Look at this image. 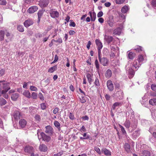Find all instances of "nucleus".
Segmentation results:
<instances>
[{
    "mask_svg": "<svg viewBox=\"0 0 156 156\" xmlns=\"http://www.w3.org/2000/svg\"><path fill=\"white\" fill-rule=\"evenodd\" d=\"M91 44V42L90 41H89L87 45V48L89 50L90 49V45Z\"/></svg>",
    "mask_w": 156,
    "mask_h": 156,
    "instance_id": "nucleus-62",
    "label": "nucleus"
},
{
    "mask_svg": "<svg viewBox=\"0 0 156 156\" xmlns=\"http://www.w3.org/2000/svg\"><path fill=\"white\" fill-rule=\"evenodd\" d=\"M125 1V0H116L115 2L117 4H120L123 3Z\"/></svg>",
    "mask_w": 156,
    "mask_h": 156,
    "instance_id": "nucleus-55",
    "label": "nucleus"
},
{
    "mask_svg": "<svg viewBox=\"0 0 156 156\" xmlns=\"http://www.w3.org/2000/svg\"><path fill=\"white\" fill-rule=\"evenodd\" d=\"M103 12L102 11H100L98 13L97 16L98 17H100L103 16Z\"/></svg>",
    "mask_w": 156,
    "mask_h": 156,
    "instance_id": "nucleus-61",
    "label": "nucleus"
},
{
    "mask_svg": "<svg viewBox=\"0 0 156 156\" xmlns=\"http://www.w3.org/2000/svg\"><path fill=\"white\" fill-rule=\"evenodd\" d=\"M108 23L111 27H112L114 25V21L113 20H109L108 21Z\"/></svg>",
    "mask_w": 156,
    "mask_h": 156,
    "instance_id": "nucleus-45",
    "label": "nucleus"
},
{
    "mask_svg": "<svg viewBox=\"0 0 156 156\" xmlns=\"http://www.w3.org/2000/svg\"><path fill=\"white\" fill-rule=\"evenodd\" d=\"M34 150V149L33 147L30 146H26L24 148L25 152L28 153H31V152H33Z\"/></svg>",
    "mask_w": 156,
    "mask_h": 156,
    "instance_id": "nucleus-10",
    "label": "nucleus"
},
{
    "mask_svg": "<svg viewBox=\"0 0 156 156\" xmlns=\"http://www.w3.org/2000/svg\"><path fill=\"white\" fill-rule=\"evenodd\" d=\"M135 50L138 52H140L142 51V48L139 46H137Z\"/></svg>",
    "mask_w": 156,
    "mask_h": 156,
    "instance_id": "nucleus-47",
    "label": "nucleus"
},
{
    "mask_svg": "<svg viewBox=\"0 0 156 156\" xmlns=\"http://www.w3.org/2000/svg\"><path fill=\"white\" fill-rule=\"evenodd\" d=\"M7 103L6 101L3 98H0V105L3 106L5 105Z\"/></svg>",
    "mask_w": 156,
    "mask_h": 156,
    "instance_id": "nucleus-31",
    "label": "nucleus"
},
{
    "mask_svg": "<svg viewBox=\"0 0 156 156\" xmlns=\"http://www.w3.org/2000/svg\"><path fill=\"white\" fill-rule=\"evenodd\" d=\"M33 23V21L30 19L27 20L24 23V26L26 27H27Z\"/></svg>",
    "mask_w": 156,
    "mask_h": 156,
    "instance_id": "nucleus-15",
    "label": "nucleus"
},
{
    "mask_svg": "<svg viewBox=\"0 0 156 156\" xmlns=\"http://www.w3.org/2000/svg\"><path fill=\"white\" fill-rule=\"evenodd\" d=\"M142 154V156H151L150 152L147 150L143 151Z\"/></svg>",
    "mask_w": 156,
    "mask_h": 156,
    "instance_id": "nucleus-27",
    "label": "nucleus"
},
{
    "mask_svg": "<svg viewBox=\"0 0 156 156\" xmlns=\"http://www.w3.org/2000/svg\"><path fill=\"white\" fill-rule=\"evenodd\" d=\"M41 138L43 140L46 142H48L51 140V138L49 136L47 135L43 132H41L40 133Z\"/></svg>",
    "mask_w": 156,
    "mask_h": 156,
    "instance_id": "nucleus-4",
    "label": "nucleus"
},
{
    "mask_svg": "<svg viewBox=\"0 0 156 156\" xmlns=\"http://www.w3.org/2000/svg\"><path fill=\"white\" fill-rule=\"evenodd\" d=\"M58 59V57L57 55H55V59L51 63V64L57 62Z\"/></svg>",
    "mask_w": 156,
    "mask_h": 156,
    "instance_id": "nucleus-53",
    "label": "nucleus"
},
{
    "mask_svg": "<svg viewBox=\"0 0 156 156\" xmlns=\"http://www.w3.org/2000/svg\"><path fill=\"white\" fill-rule=\"evenodd\" d=\"M112 75V71L110 69H108L105 74V76L106 78H109Z\"/></svg>",
    "mask_w": 156,
    "mask_h": 156,
    "instance_id": "nucleus-26",
    "label": "nucleus"
},
{
    "mask_svg": "<svg viewBox=\"0 0 156 156\" xmlns=\"http://www.w3.org/2000/svg\"><path fill=\"white\" fill-rule=\"evenodd\" d=\"M38 96L41 100L43 101L44 100V98L43 96V95L41 92H40L39 93Z\"/></svg>",
    "mask_w": 156,
    "mask_h": 156,
    "instance_id": "nucleus-51",
    "label": "nucleus"
},
{
    "mask_svg": "<svg viewBox=\"0 0 156 156\" xmlns=\"http://www.w3.org/2000/svg\"><path fill=\"white\" fill-rule=\"evenodd\" d=\"M5 70L0 68V76L3 75L5 73Z\"/></svg>",
    "mask_w": 156,
    "mask_h": 156,
    "instance_id": "nucleus-56",
    "label": "nucleus"
},
{
    "mask_svg": "<svg viewBox=\"0 0 156 156\" xmlns=\"http://www.w3.org/2000/svg\"><path fill=\"white\" fill-rule=\"evenodd\" d=\"M7 92H5L4 93H2V94L3 95V97L5 99H7L8 98V95L6 93Z\"/></svg>",
    "mask_w": 156,
    "mask_h": 156,
    "instance_id": "nucleus-57",
    "label": "nucleus"
},
{
    "mask_svg": "<svg viewBox=\"0 0 156 156\" xmlns=\"http://www.w3.org/2000/svg\"><path fill=\"white\" fill-rule=\"evenodd\" d=\"M49 3V0H41L39 5L41 8L46 7Z\"/></svg>",
    "mask_w": 156,
    "mask_h": 156,
    "instance_id": "nucleus-6",
    "label": "nucleus"
},
{
    "mask_svg": "<svg viewBox=\"0 0 156 156\" xmlns=\"http://www.w3.org/2000/svg\"><path fill=\"white\" fill-rule=\"evenodd\" d=\"M41 107L42 109L44 110L46 109V106L45 103H42L41 104Z\"/></svg>",
    "mask_w": 156,
    "mask_h": 156,
    "instance_id": "nucleus-52",
    "label": "nucleus"
},
{
    "mask_svg": "<svg viewBox=\"0 0 156 156\" xmlns=\"http://www.w3.org/2000/svg\"><path fill=\"white\" fill-rule=\"evenodd\" d=\"M133 136L135 137H136L139 136L140 135V130H138L135 131L133 133Z\"/></svg>",
    "mask_w": 156,
    "mask_h": 156,
    "instance_id": "nucleus-35",
    "label": "nucleus"
},
{
    "mask_svg": "<svg viewBox=\"0 0 156 156\" xmlns=\"http://www.w3.org/2000/svg\"><path fill=\"white\" fill-rule=\"evenodd\" d=\"M94 83L96 86L98 87H99L100 86L99 80L97 78H96L95 79Z\"/></svg>",
    "mask_w": 156,
    "mask_h": 156,
    "instance_id": "nucleus-48",
    "label": "nucleus"
},
{
    "mask_svg": "<svg viewBox=\"0 0 156 156\" xmlns=\"http://www.w3.org/2000/svg\"><path fill=\"white\" fill-rule=\"evenodd\" d=\"M39 150L41 152H45L48 150L47 146L44 144H40L39 147Z\"/></svg>",
    "mask_w": 156,
    "mask_h": 156,
    "instance_id": "nucleus-12",
    "label": "nucleus"
},
{
    "mask_svg": "<svg viewBox=\"0 0 156 156\" xmlns=\"http://www.w3.org/2000/svg\"><path fill=\"white\" fill-rule=\"evenodd\" d=\"M129 10L128 6L125 5L121 9V12L123 13H125Z\"/></svg>",
    "mask_w": 156,
    "mask_h": 156,
    "instance_id": "nucleus-21",
    "label": "nucleus"
},
{
    "mask_svg": "<svg viewBox=\"0 0 156 156\" xmlns=\"http://www.w3.org/2000/svg\"><path fill=\"white\" fill-rule=\"evenodd\" d=\"M45 132L48 134H52L53 132V128L50 126H48L45 127Z\"/></svg>",
    "mask_w": 156,
    "mask_h": 156,
    "instance_id": "nucleus-14",
    "label": "nucleus"
},
{
    "mask_svg": "<svg viewBox=\"0 0 156 156\" xmlns=\"http://www.w3.org/2000/svg\"><path fill=\"white\" fill-rule=\"evenodd\" d=\"M57 65L51 67L48 69V72L50 73H52L57 70Z\"/></svg>",
    "mask_w": 156,
    "mask_h": 156,
    "instance_id": "nucleus-22",
    "label": "nucleus"
},
{
    "mask_svg": "<svg viewBox=\"0 0 156 156\" xmlns=\"http://www.w3.org/2000/svg\"><path fill=\"white\" fill-rule=\"evenodd\" d=\"M151 4L153 6L156 7V0H152L151 1Z\"/></svg>",
    "mask_w": 156,
    "mask_h": 156,
    "instance_id": "nucleus-63",
    "label": "nucleus"
},
{
    "mask_svg": "<svg viewBox=\"0 0 156 156\" xmlns=\"http://www.w3.org/2000/svg\"><path fill=\"white\" fill-rule=\"evenodd\" d=\"M10 89L9 83H0V90L3 93L5 92H7Z\"/></svg>",
    "mask_w": 156,
    "mask_h": 156,
    "instance_id": "nucleus-1",
    "label": "nucleus"
},
{
    "mask_svg": "<svg viewBox=\"0 0 156 156\" xmlns=\"http://www.w3.org/2000/svg\"><path fill=\"white\" fill-rule=\"evenodd\" d=\"M19 97V94L17 93L13 94L11 96V99L13 101H16Z\"/></svg>",
    "mask_w": 156,
    "mask_h": 156,
    "instance_id": "nucleus-25",
    "label": "nucleus"
},
{
    "mask_svg": "<svg viewBox=\"0 0 156 156\" xmlns=\"http://www.w3.org/2000/svg\"><path fill=\"white\" fill-rule=\"evenodd\" d=\"M5 34V32L3 30L0 31V41H2L4 40Z\"/></svg>",
    "mask_w": 156,
    "mask_h": 156,
    "instance_id": "nucleus-33",
    "label": "nucleus"
},
{
    "mask_svg": "<svg viewBox=\"0 0 156 156\" xmlns=\"http://www.w3.org/2000/svg\"><path fill=\"white\" fill-rule=\"evenodd\" d=\"M23 95L28 98H30L31 96L30 93L28 90H25L23 93Z\"/></svg>",
    "mask_w": 156,
    "mask_h": 156,
    "instance_id": "nucleus-20",
    "label": "nucleus"
},
{
    "mask_svg": "<svg viewBox=\"0 0 156 156\" xmlns=\"http://www.w3.org/2000/svg\"><path fill=\"white\" fill-rule=\"evenodd\" d=\"M107 86L110 91H112L114 89L113 85L111 80H109L107 81Z\"/></svg>",
    "mask_w": 156,
    "mask_h": 156,
    "instance_id": "nucleus-9",
    "label": "nucleus"
},
{
    "mask_svg": "<svg viewBox=\"0 0 156 156\" xmlns=\"http://www.w3.org/2000/svg\"><path fill=\"white\" fill-rule=\"evenodd\" d=\"M35 119L36 121H39L41 119L40 116L37 114L35 116Z\"/></svg>",
    "mask_w": 156,
    "mask_h": 156,
    "instance_id": "nucleus-58",
    "label": "nucleus"
},
{
    "mask_svg": "<svg viewBox=\"0 0 156 156\" xmlns=\"http://www.w3.org/2000/svg\"><path fill=\"white\" fill-rule=\"evenodd\" d=\"M137 123L136 122H133L130 125L131 127L132 128V131L135 130L137 127Z\"/></svg>",
    "mask_w": 156,
    "mask_h": 156,
    "instance_id": "nucleus-24",
    "label": "nucleus"
},
{
    "mask_svg": "<svg viewBox=\"0 0 156 156\" xmlns=\"http://www.w3.org/2000/svg\"><path fill=\"white\" fill-rule=\"evenodd\" d=\"M38 9V8L36 6H33L29 8L28 10V12L30 13H33L37 11Z\"/></svg>",
    "mask_w": 156,
    "mask_h": 156,
    "instance_id": "nucleus-13",
    "label": "nucleus"
},
{
    "mask_svg": "<svg viewBox=\"0 0 156 156\" xmlns=\"http://www.w3.org/2000/svg\"><path fill=\"white\" fill-rule=\"evenodd\" d=\"M30 90L31 91H37L38 89L37 87L33 86H30Z\"/></svg>",
    "mask_w": 156,
    "mask_h": 156,
    "instance_id": "nucleus-46",
    "label": "nucleus"
},
{
    "mask_svg": "<svg viewBox=\"0 0 156 156\" xmlns=\"http://www.w3.org/2000/svg\"><path fill=\"white\" fill-rule=\"evenodd\" d=\"M101 54H98L99 60L101 64L104 66L107 65L108 63V61L107 58L105 57L101 58Z\"/></svg>",
    "mask_w": 156,
    "mask_h": 156,
    "instance_id": "nucleus-2",
    "label": "nucleus"
},
{
    "mask_svg": "<svg viewBox=\"0 0 156 156\" xmlns=\"http://www.w3.org/2000/svg\"><path fill=\"white\" fill-rule=\"evenodd\" d=\"M115 34L119 35L121 33V29L119 27H117L114 30Z\"/></svg>",
    "mask_w": 156,
    "mask_h": 156,
    "instance_id": "nucleus-34",
    "label": "nucleus"
},
{
    "mask_svg": "<svg viewBox=\"0 0 156 156\" xmlns=\"http://www.w3.org/2000/svg\"><path fill=\"white\" fill-rule=\"evenodd\" d=\"M87 78V79L89 83L90 84H91L92 82V76L91 75L90 73H88L86 76Z\"/></svg>",
    "mask_w": 156,
    "mask_h": 156,
    "instance_id": "nucleus-32",
    "label": "nucleus"
},
{
    "mask_svg": "<svg viewBox=\"0 0 156 156\" xmlns=\"http://www.w3.org/2000/svg\"><path fill=\"white\" fill-rule=\"evenodd\" d=\"M94 65L97 70L99 69V64L98 59L96 58L94 62Z\"/></svg>",
    "mask_w": 156,
    "mask_h": 156,
    "instance_id": "nucleus-36",
    "label": "nucleus"
},
{
    "mask_svg": "<svg viewBox=\"0 0 156 156\" xmlns=\"http://www.w3.org/2000/svg\"><path fill=\"white\" fill-rule=\"evenodd\" d=\"M138 60L139 63L142 62L144 60L143 56L141 55H139L138 57Z\"/></svg>",
    "mask_w": 156,
    "mask_h": 156,
    "instance_id": "nucleus-42",
    "label": "nucleus"
},
{
    "mask_svg": "<svg viewBox=\"0 0 156 156\" xmlns=\"http://www.w3.org/2000/svg\"><path fill=\"white\" fill-rule=\"evenodd\" d=\"M90 15V17L91 20L92 21H94L95 20L96 18V14L95 12H89Z\"/></svg>",
    "mask_w": 156,
    "mask_h": 156,
    "instance_id": "nucleus-18",
    "label": "nucleus"
},
{
    "mask_svg": "<svg viewBox=\"0 0 156 156\" xmlns=\"http://www.w3.org/2000/svg\"><path fill=\"white\" fill-rule=\"evenodd\" d=\"M139 63L137 62L136 60H135L132 63V65L133 67H134L135 69H138L139 67Z\"/></svg>",
    "mask_w": 156,
    "mask_h": 156,
    "instance_id": "nucleus-23",
    "label": "nucleus"
},
{
    "mask_svg": "<svg viewBox=\"0 0 156 156\" xmlns=\"http://www.w3.org/2000/svg\"><path fill=\"white\" fill-rule=\"evenodd\" d=\"M113 39V37L112 36H106L105 37V40L106 42L108 44L112 42Z\"/></svg>",
    "mask_w": 156,
    "mask_h": 156,
    "instance_id": "nucleus-17",
    "label": "nucleus"
},
{
    "mask_svg": "<svg viewBox=\"0 0 156 156\" xmlns=\"http://www.w3.org/2000/svg\"><path fill=\"white\" fill-rule=\"evenodd\" d=\"M119 126L120 128V129H121V131H122V133L123 134H126V132L125 129H124V128L123 127V126H122V125H121L120 124H119Z\"/></svg>",
    "mask_w": 156,
    "mask_h": 156,
    "instance_id": "nucleus-44",
    "label": "nucleus"
},
{
    "mask_svg": "<svg viewBox=\"0 0 156 156\" xmlns=\"http://www.w3.org/2000/svg\"><path fill=\"white\" fill-rule=\"evenodd\" d=\"M31 97L33 99H37V94L35 92H33L32 94Z\"/></svg>",
    "mask_w": 156,
    "mask_h": 156,
    "instance_id": "nucleus-43",
    "label": "nucleus"
},
{
    "mask_svg": "<svg viewBox=\"0 0 156 156\" xmlns=\"http://www.w3.org/2000/svg\"><path fill=\"white\" fill-rule=\"evenodd\" d=\"M54 124L55 126L59 130H60V123L58 121H55L54 122Z\"/></svg>",
    "mask_w": 156,
    "mask_h": 156,
    "instance_id": "nucleus-40",
    "label": "nucleus"
},
{
    "mask_svg": "<svg viewBox=\"0 0 156 156\" xmlns=\"http://www.w3.org/2000/svg\"><path fill=\"white\" fill-rule=\"evenodd\" d=\"M115 94V96L119 99H122L123 97L124 94L123 91L120 89H117V91Z\"/></svg>",
    "mask_w": 156,
    "mask_h": 156,
    "instance_id": "nucleus-5",
    "label": "nucleus"
},
{
    "mask_svg": "<svg viewBox=\"0 0 156 156\" xmlns=\"http://www.w3.org/2000/svg\"><path fill=\"white\" fill-rule=\"evenodd\" d=\"M59 110L58 108L56 107L55 108L53 111V112L54 114H56L58 112Z\"/></svg>",
    "mask_w": 156,
    "mask_h": 156,
    "instance_id": "nucleus-59",
    "label": "nucleus"
},
{
    "mask_svg": "<svg viewBox=\"0 0 156 156\" xmlns=\"http://www.w3.org/2000/svg\"><path fill=\"white\" fill-rule=\"evenodd\" d=\"M35 36L37 38V37L40 38L42 37V34H41V33H38L36 34Z\"/></svg>",
    "mask_w": 156,
    "mask_h": 156,
    "instance_id": "nucleus-64",
    "label": "nucleus"
},
{
    "mask_svg": "<svg viewBox=\"0 0 156 156\" xmlns=\"http://www.w3.org/2000/svg\"><path fill=\"white\" fill-rule=\"evenodd\" d=\"M27 124V121L24 119H21L19 122V126L21 128L25 127Z\"/></svg>",
    "mask_w": 156,
    "mask_h": 156,
    "instance_id": "nucleus-11",
    "label": "nucleus"
},
{
    "mask_svg": "<svg viewBox=\"0 0 156 156\" xmlns=\"http://www.w3.org/2000/svg\"><path fill=\"white\" fill-rule=\"evenodd\" d=\"M130 125L131 122L129 120H126L124 124V126L127 129L129 128L130 126Z\"/></svg>",
    "mask_w": 156,
    "mask_h": 156,
    "instance_id": "nucleus-28",
    "label": "nucleus"
},
{
    "mask_svg": "<svg viewBox=\"0 0 156 156\" xmlns=\"http://www.w3.org/2000/svg\"><path fill=\"white\" fill-rule=\"evenodd\" d=\"M149 103L150 105L153 106L156 105V98L150 99L149 101Z\"/></svg>",
    "mask_w": 156,
    "mask_h": 156,
    "instance_id": "nucleus-29",
    "label": "nucleus"
},
{
    "mask_svg": "<svg viewBox=\"0 0 156 156\" xmlns=\"http://www.w3.org/2000/svg\"><path fill=\"white\" fill-rule=\"evenodd\" d=\"M13 116L14 119L16 120H18L22 118V116L21 113L17 111H14Z\"/></svg>",
    "mask_w": 156,
    "mask_h": 156,
    "instance_id": "nucleus-7",
    "label": "nucleus"
},
{
    "mask_svg": "<svg viewBox=\"0 0 156 156\" xmlns=\"http://www.w3.org/2000/svg\"><path fill=\"white\" fill-rule=\"evenodd\" d=\"M135 54L132 52H129L128 55L129 58L130 59H133L135 57Z\"/></svg>",
    "mask_w": 156,
    "mask_h": 156,
    "instance_id": "nucleus-30",
    "label": "nucleus"
},
{
    "mask_svg": "<svg viewBox=\"0 0 156 156\" xmlns=\"http://www.w3.org/2000/svg\"><path fill=\"white\" fill-rule=\"evenodd\" d=\"M128 72L132 76H133L135 74V72L132 68H130L129 69Z\"/></svg>",
    "mask_w": 156,
    "mask_h": 156,
    "instance_id": "nucleus-41",
    "label": "nucleus"
},
{
    "mask_svg": "<svg viewBox=\"0 0 156 156\" xmlns=\"http://www.w3.org/2000/svg\"><path fill=\"white\" fill-rule=\"evenodd\" d=\"M151 89L152 90L156 92V84H153L151 86Z\"/></svg>",
    "mask_w": 156,
    "mask_h": 156,
    "instance_id": "nucleus-54",
    "label": "nucleus"
},
{
    "mask_svg": "<svg viewBox=\"0 0 156 156\" xmlns=\"http://www.w3.org/2000/svg\"><path fill=\"white\" fill-rule=\"evenodd\" d=\"M122 103L119 102H116L113 105L112 107L113 110H115L116 107L119 105H121Z\"/></svg>",
    "mask_w": 156,
    "mask_h": 156,
    "instance_id": "nucleus-38",
    "label": "nucleus"
},
{
    "mask_svg": "<svg viewBox=\"0 0 156 156\" xmlns=\"http://www.w3.org/2000/svg\"><path fill=\"white\" fill-rule=\"evenodd\" d=\"M94 149L95 151L99 155H101V152L100 149L97 147H94Z\"/></svg>",
    "mask_w": 156,
    "mask_h": 156,
    "instance_id": "nucleus-49",
    "label": "nucleus"
},
{
    "mask_svg": "<svg viewBox=\"0 0 156 156\" xmlns=\"http://www.w3.org/2000/svg\"><path fill=\"white\" fill-rule=\"evenodd\" d=\"M124 148L125 150L127 153H129L131 152L130 150V146L128 143H126L124 146Z\"/></svg>",
    "mask_w": 156,
    "mask_h": 156,
    "instance_id": "nucleus-19",
    "label": "nucleus"
},
{
    "mask_svg": "<svg viewBox=\"0 0 156 156\" xmlns=\"http://www.w3.org/2000/svg\"><path fill=\"white\" fill-rule=\"evenodd\" d=\"M95 42L98 49V54H101V50L103 47L102 44L100 40L98 39H96Z\"/></svg>",
    "mask_w": 156,
    "mask_h": 156,
    "instance_id": "nucleus-3",
    "label": "nucleus"
},
{
    "mask_svg": "<svg viewBox=\"0 0 156 156\" xmlns=\"http://www.w3.org/2000/svg\"><path fill=\"white\" fill-rule=\"evenodd\" d=\"M101 152L103 153L105 155L107 156H111V152L109 150L106 148H103L101 150Z\"/></svg>",
    "mask_w": 156,
    "mask_h": 156,
    "instance_id": "nucleus-16",
    "label": "nucleus"
},
{
    "mask_svg": "<svg viewBox=\"0 0 156 156\" xmlns=\"http://www.w3.org/2000/svg\"><path fill=\"white\" fill-rule=\"evenodd\" d=\"M17 30L20 32H23L24 31L23 27L22 25H19L17 27Z\"/></svg>",
    "mask_w": 156,
    "mask_h": 156,
    "instance_id": "nucleus-37",
    "label": "nucleus"
},
{
    "mask_svg": "<svg viewBox=\"0 0 156 156\" xmlns=\"http://www.w3.org/2000/svg\"><path fill=\"white\" fill-rule=\"evenodd\" d=\"M37 15L38 16V21L40 22L41 18L43 15V12L42 11L40 10L37 13Z\"/></svg>",
    "mask_w": 156,
    "mask_h": 156,
    "instance_id": "nucleus-39",
    "label": "nucleus"
},
{
    "mask_svg": "<svg viewBox=\"0 0 156 156\" xmlns=\"http://www.w3.org/2000/svg\"><path fill=\"white\" fill-rule=\"evenodd\" d=\"M7 3L6 0H0V5H5Z\"/></svg>",
    "mask_w": 156,
    "mask_h": 156,
    "instance_id": "nucleus-50",
    "label": "nucleus"
},
{
    "mask_svg": "<svg viewBox=\"0 0 156 156\" xmlns=\"http://www.w3.org/2000/svg\"><path fill=\"white\" fill-rule=\"evenodd\" d=\"M51 16L53 18H58L59 16V13L57 11H53L52 9L50 12Z\"/></svg>",
    "mask_w": 156,
    "mask_h": 156,
    "instance_id": "nucleus-8",
    "label": "nucleus"
},
{
    "mask_svg": "<svg viewBox=\"0 0 156 156\" xmlns=\"http://www.w3.org/2000/svg\"><path fill=\"white\" fill-rule=\"evenodd\" d=\"M69 117L70 119L72 120H73L74 119V115L73 114H72L70 112L69 113Z\"/></svg>",
    "mask_w": 156,
    "mask_h": 156,
    "instance_id": "nucleus-60",
    "label": "nucleus"
}]
</instances>
